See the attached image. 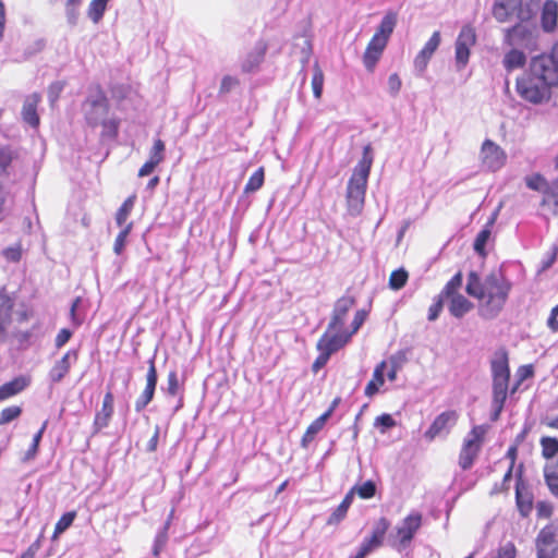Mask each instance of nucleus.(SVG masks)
Returning <instances> with one entry per match:
<instances>
[{
  "instance_id": "e2e57ef3",
  "label": "nucleus",
  "mask_w": 558,
  "mask_h": 558,
  "mask_svg": "<svg viewBox=\"0 0 558 558\" xmlns=\"http://www.w3.org/2000/svg\"><path fill=\"white\" fill-rule=\"evenodd\" d=\"M72 337V331L68 328L61 329L54 340V344L58 349L62 348Z\"/></svg>"
},
{
  "instance_id": "39448f33",
  "label": "nucleus",
  "mask_w": 558,
  "mask_h": 558,
  "mask_svg": "<svg viewBox=\"0 0 558 558\" xmlns=\"http://www.w3.org/2000/svg\"><path fill=\"white\" fill-rule=\"evenodd\" d=\"M515 89L522 99L533 105L547 102L551 96V87L529 71L517 78Z\"/></svg>"
},
{
  "instance_id": "393cba45",
  "label": "nucleus",
  "mask_w": 558,
  "mask_h": 558,
  "mask_svg": "<svg viewBox=\"0 0 558 558\" xmlns=\"http://www.w3.org/2000/svg\"><path fill=\"white\" fill-rule=\"evenodd\" d=\"M29 385V379L20 376L0 386V402L22 392Z\"/></svg>"
},
{
  "instance_id": "473e14b6",
  "label": "nucleus",
  "mask_w": 558,
  "mask_h": 558,
  "mask_svg": "<svg viewBox=\"0 0 558 558\" xmlns=\"http://www.w3.org/2000/svg\"><path fill=\"white\" fill-rule=\"evenodd\" d=\"M135 199H136V196L135 195H132L130 197H128L123 204L121 205V207L119 208V210L117 211V215H116V222L117 225L120 227V228H124V226L128 222V219H129V216L134 207V204H135Z\"/></svg>"
},
{
  "instance_id": "c9c22d12",
  "label": "nucleus",
  "mask_w": 558,
  "mask_h": 558,
  "mask_svg": "<svg viewBox=\"0 0 558 558\" xmlns=\"http://www.w3.org/2000/svg\"><path fill=\"white\" fill-rule=\"evenodd\" d=\"M76 518V511H69L61 515L57 521L53 530V538H57L60 534L65 532L74 522Z\"/></svg>"
},
{
  "instance_id": "ea45409f",
  "label": "nucleus",
  "mask_w": 558,
  "mask_h": 558,
  "mask_svg": "<svg viewBox=\"0 0 558 558\" xmlns=\"http://www.w3.org/2000/svg\"><path fill=\"white\" fill-rule=\"evenodd\" d=\"M264 177H265L264 168L260 167L248 179V181L244 187V192L245 193H254V192L258 191L264 184Z\"/></svg>"
},
{
  "instance_id": "4d7b16f0",
  "label": "nucleus",
  "mask_w": 558,
  "mask_h": 558,
  "mask_svg": "<svg viewBox=\"0 0 558 558\" xmlns=\"http://www.w3.org/2000/svg\"><path fill=\"white\" fill-rule=\"evenodd\" d=\"M543 453H558V440L551 437H543L541 440Z\"/></svg>"
},
{
  "instance_id": "cd10ccee",
  "label": "nucleus",
  "mask_w": 558,
  "mask_h": 558,
  "mask_svg": "<svg viewBox=\"0 0 558 558\" xmlns=\"http://www.w3.org/2000/svg\"><path fill=\"white\" fill-rule=\"evenodd\" d=\"M448 299H450L449 312L457 318L463 317L473 307V304L462 294H453Z\"/></svg>"
},
{
  "instance_id": "6e6d98bb",
  "label": "nucleus",
  "mask_w": 558,
  "mask_h": 558,
  "mask_svg": "<svg viewBox=\"0 0 558 558\" xmlns=\"http://www.w3.org/2000/svg\"><path fill=\"white\" fill-rule=\"evenodd\" d=\"M12 161V151L9 147L0 145V173L4 172Z\"/></svg>"
},
{
  "instance_id": "49530a36",
  "label": "nucleus",
  "mask_w": 558,
  "mask_h": 558,
  "mask_svg": "<svg viewBox=\"0 0 558 558\" xmlns=\"http://www.w3.org/2000/svg\"><path fill=\"white\" fill-rule=\"evenodd\" d=\"M408 280V272L404 269L392 271L389 278V287L392 290H400L403 288Z\"/></svg>"
},
{
  "instance_id": "aec40b11",
  "label": "nucleus",
  "mask_w": 558,
  "mask_h": 558,
  "mask_svg": "<svg viewBox=\"0 0 558 558\" xmlns=\"http://www.w3.org/2000/svg\"><path fill=\"white\" fill-rule=\"evenodd\" d=\"M489 429L488 425H477L465 436L462 449L465 453H476L482 449Z\"/></svg>"
},
{
  "instance_id": "0eeeda50",
  "label": "nucleus",
  "mask_w": 558,
  "mask_h": 558,
  "mask_svg": "<svg viewBox=\"0 0 558 558\" xmlns=\"http://www.w3.org/2000/svg\"><path fill=\"white\" fill-rule=\"evenodd\" d=\"M529 72L551 88L558 86V68L546 53L532 58Z\"/></svg>"
},
{
  "instance_id": "052dcab7",
  "label": "nucleus",
  "mask_w": 558,
  "mask_h": 558,
  "mask_svg": "<svg viewBox=\"0 0 558 558\" xmlns=\"http://www.w3.org/2000/svg\"><path fill=\"white\" fill-rule=\"evenodd\" d=\"M387 40H385L384 38H379V37H376V36H373V38L371 39V41L368 43L367 45V48L368 50H373L375 52H378V53H383L386 45H387Z\"/></svg>"
},
{
  "instance_id": "dca6fc26",
  "label": "nucleus",
  "mask_w": 558,
  "mask_h": 558,
  "mask_svg": "<svg viewBox=\"0 0 558 558\" xmlns=\"http://www.w3.org/2000/svg\"><path fill=\"white\" fill-rule=\"evenodd\" d=\"M505 44L509 47L531 48L533 45V34L526 25L518 24L506 31Z\"/></svg>"
},
{
  "instance_id": "6ab92c4d",
  "label": "nucleus",
  "mask_w": 558,
  "mask_h": 558,
  "mask_svg": "<svg viewBox=\"0 0 558 558\" xmlns=\"http://www.w3.org/2000/svg\"><path fill=\"white\" fill-rule=\"evenodd\" d=\"M77 360V352L74 350L68 351L60 360L56 361L49 371V379L52 384L60 383L69 373L73 363Z\"/></svg>"
},
{
  "instance_id": "603ef678",
  "label": "nucleus",
  "mask_w": 558,
  "mask_h": 558,
  "mask_svg": "<svg viewBox=\"0 0 558 558\" xmlns=\"http://www.w3.org/2000/svg\"><path fill=\"white\" fill-rule=\"evenodd\" d=\"M2 255L10 263L19 262L22 257L21 244H14L13 246L4 248Z\"/></svg>"
},
{
  "instance_id": "f704fd0d",
  "label": "nucleus",
  "mask_w": 558,
  "mask_h": 558,
  "mask_svg": "<svg viewBox=\"0 0 558 558\" xmlns=\"http://www.w3.org/2000/svg\"><path fill=\"white\" fill-rule=\"evenodd\" d=\"M264 50L257 49L250 52L242 62L243 72H253L263 61Z\"/></svg>"
},
{
  "instance_id": "0e129e2a",
  "label": "nucleus",
  "mask_w": 558,
  "mask_h": 558,
  "mask_svg": "<svg viewBox=\"0 0 558 558\" xmlns=\"http://www.w3.org/2000/svg\"><path fill=\"white\" fill-rule=\"evenodd\" d=\"M537 515L541 518H549L553 513V507L548 502L539 501L536 505Z\"/></svg>"
},
{
  "instance_id": "79ce46f5",
  "label": "nucleus",
  "mask_w": 558,
  "mask_h": 558,
  "mask_svg": "<svg viewBox=\"0 0 558 558\" xmlns=\"http://www.w3.org/2000/svg\"><path fill=\"white\" fill-rule=\"evenodd\" d=\"M462 286V274L457 272L445 286L444 290L439 293L442 296L448 298L453 294H460L458 291Z\"/></svg>"
},
{
  "instance_id": "a18cd8bd",
  "label": "nucleus",
  "mask_w": 558,
  "mask_h": 558,
  "mask_svg": "<svg viewBox=\"0 0 558 558\" xmlns=\"http://www.w3.org/2000/svg\"><path fill=\"white\" fill-rule=\"evenodd\" d=\"M323 86H324V73L320 70V68L315 64L314 66V73L312 77V88L315 98L319 99L323 93Z\"/></svg>"
},
{
  "instance_id": "5701e85b",
  "label": "nucleus",
  "mask_w": 558,
  "mask_h": 558,
  "mask_svg": "<svg viewBox=\"0 0 558 558\" xmlns=\"http://www.w3.org/2000/svg\"><path fill=\"white\" fill-rule=\"evenodd\" d=\"M14 303L8 296L0 298V342L7 338V330L12 320V311Z\"/></svg>"
},
{
  "instance_id": "9d476101",
  "label": "nucleus",
  "mask_w": 558,
  "mask_h": 558,
  "mask_svg": "<svg viewBox=\"0 0 558 558\" xmlns=\"http://www.w3.org/2000/svg\"><path fill=\"white\" fill-rule=\"evenodd\" d=\"M351 337L352 332L345 329H329L328 326L316 347L319 352H326L331 355L345 345Z\"/></svg>"
},
{
  "instance_id": "4c0bfd02",
  "label": "nucleus",
  "mask_w": 558,
  "mask_h": 558,
  "mask_svg": "<svg viewBox=\"0 0 558 558\" xmlns=\"http://www.w3.org/2000/svg\"><path fill=\"white\" fill-rule=\"evenodd\" d=\"M109 0H93L88 8V16L94 23H98L106 11Z\"/></svg>"
},
{
  "instance_id": "69168bd1",
  "label": "nucleus",
  "mask_w": 558,
  "mask_h": 558,
  "mask_svg": "<svg viewBox=\"0 0 558 558\" xmlns=\"http://www.w3.org/2000/svg\"><path fill=\"white\" fill-rule=\"evenodd\" d=\"M547 327L553 331H558V305H556L547 319Z\"/></svg>"
},
{
  "instance_id": "7ed1b4c3",
  "label": "nucleus",
  "mask_w": 558,
  "mask_h": 558,
  "mask_svg": "<svg viewBox=\"0 0 558 558\" xmlns=\"http://www.w3.org/2000/svg\"><path fill=\"white\" fill-rule=\"evenodd\" d=\"M490 366L493 376L492 420L497 421L504 409L508 393L510 369L507 352L502 350L496 352L492 360Z\"/></svg>"
},
{
  "instance_id": "ddd939ff",
  "label": "nucleus",
  "mask_w": 558,
  "mask_h": 558,
  "mask_svg": "<svg viewBox=\"0 0 558 558\" xmlns=\"http://www.w3.org/2000/svg\"><path fill=\"white\" fill-rule=\"evenodd\" d=\"M522 0H499L494 4L493 15L499 22H506L512 16L520 20L527 17L521 9Z\"/></svg>"
},
{
  "instance_id": "5fc2aeb1",
  "label": "nucleus",
  "mask_w": 558,
  "mask_h": 558,
  "mask_svg": "<svg viewBox=\"0 0 558 558\" xmlns=\"http://www.w3.org/2000/svg\"><path fill=\"white\" fill-rule=\"evenodd\" d=\"M396 425V421L390 414H381L375 421V426L381 429V433H385L387 429L393 427Z\"/></svg>"
},
{
  "instance_id": "e433bc0d",
  "label": "nucleus",
  "mask_w": 558,
  "mask_h": 558,
  "mask_svg": "<svg viewBox=\"0 0 558 558\" xmlns=\"http://www.w3.org/2000/svg\"><path fill=\"white\" fill-rule=\"evenodd\" d=\"M542 205H553L554 213L558 214V178L547 186Z\"/></svg>"
},
{
  "instance_id": "9b49d317",
  "label": "nucleus",
  "mask_w": 558,
  "mask_h": 558,
  "mask_svg": "<svg viewBox=\"0 0 558 558\" xmlns=\"http://www.w3.org/2000/svg\"><path fill=\"white\" fill-rule=\"evenodd\" d=\"M480 158L485 168L496 171L505 165L506 153L493 141L485 140L481 147Z\"/></svg>"
},
{
  "instance_id": "1a4fd4ad",
  "label": "nucleus",
  "mask_w": 558,
  "mask_h": 558,
  "mask_svg": "<svg viewBox=\"0 0 558 558\" xmlns=\"http://www.w3.org/2000/svg\"><path fill=\"white\" fill-rule=\"evenodd\" d=\"M537 558H555L558 554V525H545L536 537Z\"/></svg>"
},
{
  "instance_id": "c85d7f7f",
  "label": "nucleus",
  "mask_w": 558,
  "mask_h": 558,
  "mask_svg": "<svg viewBox=\"0 0 558 558\" xmlns=\"http://www.w3.org/2000/svg\"><path fill=\"white\" fill-rule=\"evenodd\" d=\"M515 499L521 515L527 517L533 510L532 494L523 485H517Z\"/></svg>"
},
{
  "instance_id": "c03bdc74",
  "label": "nucleus",
  "mask_w": 558,
  "mask_h": 558,
  "mask_svg": "<svg viewBox=\"0 0 558 558\" xmlns=\"http://www.w3.org/2000/svg\"><path fill=\"white\" fill-rule=\"evenodd\" d=\"M526 186L533 191H538L545 194L547 186L549 185L544 177L538 173L532 174L525 178Z\"/></svg>"
},
{
  "instance_id": "864d4df0",
  "label": "nucleus",
  "mask_w": 558,
  "mask_h": 558,
  "mask_svg": "<svg viewBox=\"0 0 558 558\" xmlns=\"http://www.w3.org/2000/svg\"><path fill=\"white\" fill-rule=\"evenodd\" d=\"M490 236V230L488 227L483 229L476 236L474 242V250L482 254L484 252L485 245Z\"/></svg>"
},
{
  "instance_id": "09e8293b",
  "label": "nucleus",
  "mask_w": 558,
  "mask_h": 558,
  "mask_svg": "<svg viewBox=\"0 0 558 558\" xmlns=\"http://www.w3.org/2000/svg\"><path fill=\"white\" fill-rule=\"evenodd\" d=\"M239 85H240V80L236 76L225 75L220 82L219 94L220 95L229 94L234 88H236Z\"/></svg>"
},
{
  "instance_id": "412c9836",
  "label": "nucleus",
  "mask_w": 558,
  "mask_h": 558,
  "mask_svg": "<svg viewBox=\"0 0 558 558\" xmlns=\"http://www.w3.org/2000/svg\"><path fill=\"white\" fill-rule=\"evenodd\" d=\"M114 398L111 391H108L102 400L101 409L96 412L93 428L94 433H98L109 426L113 415Z\"/></svg>"
},
{
  "instance_id": "a878e982",
  "label": "nucleus",
  "mask_w": 558,
  "mask_h": 558,
  "mask_svg": "<svg viewBox=\"0 0 558 558\" xmlns=\"http://www.w3.org/2000/svg\"><path fill=\"white\" fill-rule=\"evenodd\" d=\"M388 367L387 361H381L374 369L373 378L365 387V396L373 397L378 391L379 388L385 384V372Z\"/></svg>"
},
{
  "instance_id": "a19ab883",
  "label": "nucleus",
  "mask_w": 558,
  "mask_h": 558,
  "mask_svg": "<svg viewBox=\"0 0 558 558\" xmlns=\"http://www.w3.org/2000/svg\"><path fill=\"white\" fill-rule=\"evenodd\" d=\"M82 0H66L65 15L68 23L72 26L77 24Z\"/></svg>"
},
{
  "instance_id": "4468645a",
  "label": "nucleus",
  "mask_w": 558,
  "mask_h": 558,
  "mask_svg": "<svg viewBox=\"0 0 558 558\" xmlns=\"http://www.w3.org/2000/svg\"><path fill=\"white\" fill-rule=\"evenodd\" d=\"M440 41V32H434L428 41L422 48V50L416 54L413 64L417 75H422L425 72L428 62L432 59L435 51L438 49Z\"/></svg>"
},
{
  "instance_id": "f257e3e1",
  "label": "nucleus",
  "mask_w": 558,
  "mask_h": 558,
  "mask_svg": "<svg viewBox=\"0 0 558 558\" xmlns=\"http://www.w3.org/2000/svg\"><path fill=\"white\" fill-rule=\"evenodd\" d=\"M511 283L500 271H493L482 279L475 271L468 276L466 293L480 301V312L485 318H494L508 299Z\"/></svg>"
},
{
  "instance_id": "bb28decb",
  "label": "nucleus",
  "mask_w": 558,
  "mask_h": 558,
  "mask_svg": "<svg viewBox=\"0 0 558 558\" xmlns=\"http://www.w3.org/2000/svg\"><path fill=\"white\" fill-rule=\"evenodd\" d=\"M558 17V5L553 0H547L544 3L542 11V26L545 32H551L556 24Z\"/></svg>"
},
{
  "instance_id": "20e7f679",
  "label": "nucleus",
  "mask_w": 558,
  "mask_h": 558,
  "mask_svg": "<svg viewBox=\"0 0 558 558\" xmlns=\"http://www.w3.org/2000/svg\"><path fill=\"white\" fill-rule=\"evenodd\" d=\"M82 110L89 125L102 124L106 128H111L114 132L117 131V123L107 120L108 100L101 89L95 88L89 92L88 97L83 102Z\"/></svg>"
},
{
  "instance_id": "c756f323",
  "label": "nucleus",
  "mask_w": 558,
  "mask_h": 558,
  "mask_svg": "<svg viewBox=\"0 0 558 558\" xmlns=\"http://www.w3.org/2000/svg\"><path fill=\"white\" fill-rule=\"evenodd\" d=\"M353 492H348L340 505L333 510L330 517L327 520V524L337 525L339 524L347 515L349 508L353 502Z\"/></svg>"
},
{
  "instance_id": "7c9ffc66",
  "label": "nucleus",
  "mask_w": 558,
  "mask_h": 558,
  "mask_svg": "<svg viewBox=\"0 0 558 558\" xmlns=\"http://www.w3.org/2000/svg\"><path fill=\"white\" fill-rule=\"evenodd\" d=\"M526 57L523 51H521L517 47H512V49L506 53L502 60V64L507 71H512L514 69H520L525 64Z\"/></svg>"
},
{
  "instance_id": "f3484780",
  "label": "nucleus",
  "mask_w": 558,
  "mask_h": 558,
  "mask_svg": "<svg viewBox=\"0 0 558 558\" xmlns=\"http://www.w3.org/2000/svg\"><path fill=\"white\" fill-rule=\"evenodd\" d=\"M148 371L146 374V387L142 395L135 401V411L142 412L147 404L153 400L156 385H157V371L154 359L148 361Z\"/></svg>"
},
{
  "instance_id": "2eb2a0df",
  "label": "nucleus",
  "mask_w": 558,
  "mask_h": 558,
  "mask_svg": "<svg viewBox=\"0 0 558 558\" xmlns=\"http://www.w3.org/2000/svg\"><path fill=\"white\" fill-rule=\"evenodd\" d=\"M389 527H390L389 520L384 517L379 518L373 526L371 536L366 537L363 541L360 549L361 550L365 549V554L368 555L374 549L380 547L384 543L385 535H386L387 531L389 530Z\"/></svg>"
},
{
  "instance_id": "f03ea898",
  "label": "nucleus",
  "mask_w": 558,
  "mask_h": 558,
  "mask_svg": "<svg viewBox=\"0 0 558 558\" xmlns=\"http://www.w3.org/2000/svg\"><path fill=\"white\" fill-rule=\"evenodd\" d=\"M368 147L365 148L367 154ZM372 167V158L364 155L363 159L355 166L347 186V206L351 216H359L364 207L367 180Z\"/></svg>"
},
{
  "instance_id": "37998d69",
  "label": "nucleus",
  "mask_w": 558,
  "mask_h": 558,
  "mask_svg": "<svg viewBox=\"0 0 558 558\" xmlns=\"http://www.w3.org/2000/svg\"><path fill=\"white\" fill-rule=\"evenodd\" d=\"M132 228H133V222H129L124 226L123 229L121 228V231L117 235L114 245H113V251L117 255H120L123 252L124 246L126 244V239H128Z\"/></svg>"
},
{
  "instance_id": "8fccbe9b",
  "label": "nucleus",
  "mask_w": 558,
  "mask_h": 558,
  "mask_svg": "<svg viewBox=\"0 0 558 558\" xmlns=\"http://www.w3.org/2000/svg\"><path fill=\"white\" fill-rule=\"evenodd\" d=\"M22 409L20 407L13 405L3 409L0 412V425L8 424L13 420L17 418L21 415Z\"/></svg>"
},
{
  "instance_id": "13d9d810",
  "label": "nucleus",
  "mask_w": 558,
  "mask_h": 558,
  "mask_svg": "<svg viewBox=\"0 0 558 558\" xmlns=\"http://www.w3.org/2000/svg\"><path fill=\"white\" fill-rule=\"evenodd\" d=\"M380 56L381 54L378 53V52H375L373 50L366 49L365 53H364V58H363V61H364V64H365L366 69L369 70V71L373 70V68L375 66V64L379 60Z\"/></svg>"
},
{
  "instance_id": "774afa93",
  "label": "nucleus",
  "mask_w": 558,
  "mask_h": 558,
  "mask_svg": "<svg viewBox=\"0 0 558 558\" xmlns=\"http://www.w3.org/2000/svg\"><path fill=\"white\" fill-rule=\"evenodd\" d=\"M40 548V542L37 539L28 546V548L21 554L19 558H35L38 549Z\"/></svg>"
},
{
  "instance_id": "72a5a7b5",
  "label": "nucleus",
  "mask_w": 558,
  "mask_h": 558,
  "mask_svg": "<svg viewBox=\"0 0 558 558\" xmlns=\"http://www.w3.org/2000/svg\"><path fill=\"white\" fill-rule=\"evenodd\" d=\"M327 421L328 414H322L314 422H312V424L307 427L302 438V442L304 446H306L307 442L312 441L315 438V436L324 428Z\"/></svg>"
},
{
  "instance_id": "338daca9",
  "label": "nucleus",
  "mask_w": 558,
  "mask_h": 558,
  "mask_svg": "<svg viewBox=\"0 0 558 558\" xmlns=\"http://www.w3.org/2000/svg\"><path fill=\"white\" fill-rule=\"evenodd\" d=\"M179 388L178 376L175 372H170L168 375V392L175 396Z\"/></svg>"
},
{
  "instance_id": "423d86ee",
  "label": "nucleus",
  "mask_w": 558,
  "mask_h": 558,
  "mask_svg": "<svg viewBox=\"0 0 558 558\" xmlns=\"http://www.w3.org/2000/svg\"><path fill=\"white\" fill-rule=\"evenodd\" d=\"M475 44V28L471 24L463 25L454 43L456 66L459 71L466 66L471 54V48Z\"/></svg>"
},
{
  "instance_id": "58836bf2",
  "label": "nucleus",
  "mask_w": 558,
  "mask_h": 558,
  "mask_svg": "<svg viewBox=\"0 0 558 558\" xmlns=\"http://www.w3.org/2000/svg\"><path fill=\"white\" fill-rule=\"evenodd\" d=\"M349 492H353L357 494V496L362 499L373 498L376 494V485L373 481H366L362 485L353 486Z\"/></svg>"
},
{
  "instance_id": "a211bd4d",
  "label": "nucleus",
  "mask_w": 558,
  "mask_h": 558,
  "mask_svg": "<svg viewBox=\"0 0 558 558\" xmlns=\"http://www.w3.org/2000/svg\"><path fill=\"white\" fill-rule=\"evenodd\" d=\"M354 303V299L348 295L336 301L331 319L328 324L329 329H344L347 314L353 307Z\"/></svg>"
},
{
  "instance_id": "f8f14e48",
  "label": "nucleus",
  "mask_w": 558,
  "mask_h": 558,
  "mask_svg": "<svg viewBox=\"0 0 558 558\" xmlns=\"http://www.w3.org/2000/svg\"><path fill=\"white\" fill-rule=\"evenodd\" d=\"M421 525L422 514L420 512H412L403 519L401 525L396 530V539L399 549L405 548L411 543Z\"/></svg>"
},
{
  "instance_id": "6e6552de",
  "label": "nucleus",
  "mask_w": 558,
  "mask_h": 558,
  "mask_svg": "<svg viewBox=\"0 0 558 558\" xmlns=\"http://www.w3.org/2000/svg\"><path fill=\"white\" fill-rule=\"evenodd\" d=\"M459 414L457 411L449 410L438 414L428 429L424 433L423 438L432 442L435 439H444L451 432L452 427L457 424Z\"/></svg>"
},
{
  "instance_id": "2f4dec72",
  "label": "nucleus",
  "mask_w": 558,
  "mask_h": 558,
  "mask_svg": "<svg viewBox=\"0 0 558 558\" xmlns=\"http://www.w3.org/2000/svg\"><path fill=\"white\" fill-rule=\"evenodd\" d=\"M397 24V14L395 12H388L381 20L374 36L384 38L388 41Z\"/></svg>"
},
{
  "instance_id": "3c124183",
  "label": "nucleus",
  "mask_w": 558,
  "mask_h": 558,
  "mask_svg": "<svg viewBox=\"0 0 558 558\" xmlns=\"http://www.w3.org/2000/svg\"><path fill=\"white\" fill-rule=\"evenodd\" d=\"M444 299L445 296H442V294H438L435 299H434V302L433 304L429 306L428 308V320L429 322H434L436 320L441 311H442V307H444Z\"/></svg>"
},
{
  "instance_id": "de8ad7c7",
  "label": "nucleus",
  "mask_w": 558,
  "mask_h": 558,
  "mask_svg": "<svg viewBox=\"0 0 558 558\" xmlns=\"http://www.w3.org/2000/svg\"><path fill=\"white\" fill-rule=\"evenodd\" d=\"M165 144L161 140H156L149 154L147 161L153 162L156 167L163 160Z\"/></svg>"
},
{
  "instance_id": "4be33fe9",
  "label": "nucleus",
  "mask_w": 558,
  "mask_h": 558,
  "mask_svg": "<svg viewBox=\"0 0 558 558\" xmlns=\"http://www.w3.org/2000/svg\"><path fill=\"white\" fill-rule=\"evenodd\" d=\"M544 476L550 493L558 498V456H545Z\"/></svg>"
},
{
  "instance_id": "b1692460",
  "label": "nucleus",
  "mask_w": 558,
  "mask_h": 558,
  "mask_svg": "<svg viewBox=\"0 0 558 558\" xmlns=\"http://www.w3.org/2000/svg\"><path fill=\"white\" fill-rule=\"evenodd\" d=\"M39 100V95L33 94L25 99L22 109L23 120L33 128H37L39 124V118L36 111Z\"/></svg>"
},
{
  "instance_id": "bf43d9fd",
  "label": "nucleus",
  "mask_w": 558,
  "mask_h": 558,
  "mask_svg": "<svg viewBox=\"0 0 558 558\" xmlns=\"http://www.w3.org/2000/svg\"><path fill=\"white\" fill-rule=\"evenodd\" d=\"M401 80L398 74L393 73L388 78V90L391 96H397L401 89Z\"/></svg>"
},
{
  "instance_id": "680f3d73",
  "label": "nucleus",
  "mask_w": 558,
  "mask_h": 558,
  "mask_svg": "<svg viewBox=\"0 0 558 558\" xmlns=\"http://www.w3.org/2000/svg\"><path fill=\"white\" fill-rule=\"evenodd\" d=\"M365 319L366 312L363 310L357 311L354 315V318L351 324V330L349 332H352V335H354L361 328Z\"/></svg>"
}]
</instances>
